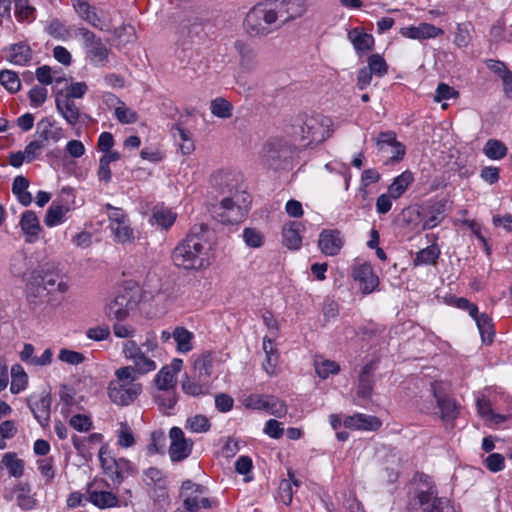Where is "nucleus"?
Segmentation results:
<instances>
[{
	"mask_svg": "<svg viewBox=\"0 0 512 512\" xmlns=\"http://www.w3.org/2000/svg\"><path fill=\"white\" fill-rule=\"evenodd\" d=\"M212 372V355L210 352L202 353L194 361L193 373L197 378L209 381Z\"/></svg>",
	"mask_w": 512,
	"mask_h": 512,
	"instance_id": "obj_36",
	"label": "nucleus"
},
{
	"mask_svg": "<svg viewBox=\"0 0 512 512\" xmlns=\"http://www.w3.org/2000/svg\"><path fill=\"white\" fill-rule=\"evenodd\" d=\"M169 437L171 440L169 447L171 460L179 462L189 457L192 452L193 442L185 437L182 429L179 427L171 428Z\"/></svg>",
	"mask_w": 512,
	"mask_h": 512,
	"instance_id": "obj_13",
	"label": "nucleus"
},
{
	"mask_svg": "<svg viewBox=\"0 0 512 512\" xmlns=\"http://www.w3.org/2000/svg\"><path fill=\"white\" fill-rule=\"evenodd\" d=\"M36 135L45 145L49 141L58 142L62 138V128L56 127L54 120L45 117L37 123Z\"/></svg>",
	"mask_w": 512,
	"mask_h": 512,
	"instance_id": "obj_22",
	"label": "nucleus"
},
{
	"mask_svg": "<svg viewBox=\"0 0 512 512\" xmlns=\"http://www.w3.org/2000/svg\"><path fill=\"white\" fill-rule=\"evenodd\" d=\"M112 328L114 335L118 338L132 340L136 335V328L130 324L122 323V321H116Z\"/></svg>",
	"mask_w": 512,
	"mask_h": 512,
	"instance_id": "obj_64",
	"label": "nucleus"
},
{
	"mask_svg": "<svg viewBox=\"0 0 512 512\" xmlns=\"http://www.w3.org/2000/svg\"><path fill=\"white\" fill-rule=\"evenodd\" d=\"M375 368V363L373 361H370L362 367L358 376V397L367 399L371 396L373 390L372 373L374 372Z\"/></svg>",
	"mask_w": 512,
	"mask_h": 512,
	"instance_id": "obj_24",
	"label": "nucleus"
},
{
	"mask_svg": "<svg viewBox=\"0 0 512 512\" xmlns=\"http://www.w3.org/2000/svg\"><path fill=\"white\" fill-rule=\"evenodd\" d=\"M344 245V239L338 230L325 229L320 233L318 246L327 256L337 255Z\"/></svg>",
	"mask_w": 512,
	"mask_h": 512,
	"instance_id": "obj_16",
	"label": "nucleus"
},
{
	"mask_svg": "<svg viewBox=\"0 0 512 512\" xmlns=\"http://www.w3.org/2000/svg\"><path fill=\"white\" fill-rule=\"evenodd\" d=\"M367 68L377 77H383L388 72L385 59L379 54H372L367 60Z\"/></svg>",
	"mask_w": 512,
	"mask_h": 512,
	"instance_id": "obj_52",
	"label": "nucleus"
},
{
	"mask_svg": "<svg viewBox=\"0 0 512 512\" xmlns=\"http://www.w3.org/2000/svg\"><path fill=\"white\" fill-rule=\"evenodd\" d=\"M204 29V20L198 14L191 11H182L179 15L178 33L183 38L192 39L198 36Z\"/></svg>",
	"mask_w": 512,
	"mask_h": 512,
	"instance_id": "obj_14",
	"label": "nucleus"
},
{
	"mask_svg": "<svg viewBox=\"0 0 512 512\" xmlns=\"http://www.w3.org/2000/svg\"><path fill=\"white\" fill-rule=\"evenodd\" d=\"M77 35L83 39L86 58L95 66H105L109 62L110 49L96 34L85 27L77 29Z\"/></svg>",
	"mask_w": 512,
	"mask_h": 512,
	"instance_id": "obj_7",
	"label": "nucleus"
},
{
	"mask_svg": "<svg viewBox=\"0 0 512 512\" xmlns=\"http://www.w3.org/2000/svg\"><path fill=\"white\" fill-rule=\"evenodd\" d=\"M181 386L184 393L194 397L206 395L210 390L209 381L204 380V378H197L195 375L192 377L186 376Z\"/></svg>",
	"mask_w": 512,
	"mask_h": 512,
	"instance_id": "obj_28",
	"label": "nucleus"
},
{
	"mask_svg": "<svg viewBox=\"0 0 512 512\" xmlns=\"http://www.w3.org/2000/svg\"><path fill=\"white\" fill-rule=\"evenodd\" d=\"M483 152L489 159L499 160L506 156L507 147L500 140L489 139L484 145Z\"/></svg>",
	"mask_w": 512,
	"mask_h": 512,
	"instance_id": "obj_43",
	"label": "nucleus"
},
{
	"mask_svg": "<svg viewBox=\"0 0 512 512\" xmlns=\"http://www.w3.org/2000/svg\"><path fill=\"white\" fill-rule=\"evenodd\" d=\"M227 191L232 195L224 197L220 201L216 210L217 217L224 224H236L241 222L245 216V206L242 204L246 202V195L237 191L233 193L231 188H228Z\"/></svg>",
	"mask_w": 512,
	"mask_h": 512,
	"instance_id": "obj_6",
	"label": "nucleus"
},
{
	"mask_svg": "<svg viewBox=\"0 0 512 512\" xmlns=\"http://www.w3.org/2000/svg\"><path fill=\"white\" fill-rule=\"evenodd\" d=\"M58 358L70 365H79L85 361V356L82 353L67 348H62L59 351Z\"/></svg>",
	"mask_w": 512,
	"mask_h": 512,
	"instance_id": "obj_60",
	"label": "nucleus"
},
{
	"mask_svg": "<svg viewBox=\"0 0 512 512\" xmlns=\"http://www.w3.org/2000/svg\"><path fill=\"white\" fill-rule=\"evenodd\" d=\"M347 37L358 54L371 50L374 45L373 36L359 28L351 29Z\"/></svg>",
	"mask_w": 512,
	"mask_h": 512,
	"instance_id": "obj_25",
	"label": "nucleus"
},
{
	"mask_svg": "<svg viewBox=\"0 0 512 512\" xmlns=\"http://www.w3.org/2000/svg\"><path fill=\"white\" fill-rule=\"evenodd\" d=\"M243 239L246 245L252 248H259L264 242L263 234L255 228H245L243 231Z\"/></svg>",
	"mask_w": 512,
	"mask_h": 512,
	"instance_id": "obj_58",
	"label": "nucleus"
},
{
	"mask_svg": "<svg viewBox=\"0 0 512 512\" xmlns=\"http://www.w3.org/2000/svg\"><path fill=\"white\" fill-rule=\"evenodd\" d=\"M154 382L160 391H168L175 387V376L168 366L162 367L156 374Z\"/></svg>",
	"mask_w": 512,
	"mask_h": 512,
	"instance_id": "obj_47",
	"label": "nucleus"
},
{
	"mask_svg": "<svg viewBox=\"0 0 512 512\" xmlns=\"http://www.w3.org/2000/svg\"><path fill=\"white\" fill-rule=\"evenodd\" d=\"M146 353L147 352L145 351L141 358L137 359V361L133 363V366H131L134 370L135 376L136 373L140 375H145L149 372L156 370L157 368L156 362L152 358L147 356Z\"/></svg>",
	"mask_w": 512,
	"mask_h": 512,
	"instance_id": "obj_53",
	"label": "nucleus"
},
{
	"mask_svg": "<svg viewBox=\"0 0 512 512\" xmlns=\"http://www.w3.org/2000/svg\"><path fill=\"white\" fill-rule=\"evenodd\" d=\"M352 276L360 283V289L364 294L372 293L379 284L378 276L367 263L355 267Z\"/></svg>",
	"mask_w": 512,
	"mask_h": 512,
	"instance_id": "obj_19",
	"label": "nucleus"
},
{
	"mask_svg": "<svg viewBox=\"0 0 512 512\" xmlns=\"http://www.w3.org/2000/svg\"><path fill=\"white\" fill-rule=\"evenodd\" d=\"M12 381L10 385V391L13 394H17L24 390L27 385V374L23 367L19 364H15L11 368Z\"/></svg>",
	"mask_w": 512,
	"mask_h": 512,
	"instance_id": "obj_45",
	"label": "nucleus"
},
{
	"mask_svg": "<svg viewBox=\"0 0 512 512\" xmlns=\"http://www.w3.org/2000/svg\"><path fill=\"white\" fill-rule=\"evenodd\" d=\"M133 303L132 291L123 289L107 301L104 313L109 320L123 321L128 317Z\"/></svg>",
	"mask_w": 512,
	"mask_h": 512,
	"instance_id": "obj_9",
	"label": "nucleus"
},
{
	"mask_svg": "<svg viewBox=\"0 0 512 512\" xmlns=\"http://www.w3.org/2000/svg\"><path fill=\"white\" fill-rule=\"evenodd\" d=\"M2 463L7 468L9 475L19 478L24 473V462L19 459L14 452H8L3 455Z\"/></svg>",
	"mask_w": 512,
	"mask_h": 512,
	"instance_id": "obj_40",
	"label": "nucleus"
},
{
	"mask_svg": "<svg viewBox=\"0 0 512 512\" xmlns=\"http://www.w3.org/2000/svg\"><path fill=\"white\" fill-rule=\"evenodd\" d=\"M344 426L354 430L375 431L381 427V421L375 416L358 413L346 417Z\"/></svg>",
	"mask_w": 512,
	"mask_h": 512,
	"instance_id": "obj_23",
	"label": "nucleus"
},
{
	"mask_svg": "<svg viewBox=\"0 0 512 512\" xmlns=\"http://www.w3.org/2000/svg\"><path fill=\"white\" fill-rule=\"evenodd\" d=\"M484 464L489 471L497 473L505 468V458L500 453H491L485 459Z\"/></svg>",
	"mask_w": 512,
	"mask_h": 512,
	"instance_id": "obj_62",
	"label": "nucleus"
},
{
	"mask_svg": "<svg viewBox=\"0 0 512 512\" xmlns=\"http://www.w3.org/2000/svg\"><path fill=\"white\" fill-rule=\"evenodd\" d=\"M5 52L7 60L15 65L24 66L32 58L30 47L24 43L12 44Z\"/></svg>",
	"mask_w": 512,
	"mask_h": 512,
	"instance_id": "obj_26",
	"label": "nucleus"
},
{
	"mask_svg": "<svg viewBox=\"0 0 512 512\" xmlns=\"http://www.w3.org/2000/svg\"><path fill=\"white\" fill-rule=\"evenodd\" d=\"M145 353L143 348L134 340H127L122 345V354L133 363Z\"/></svg>",
	"mask_w": 512,
	"mask_h": 512,
	"instance_id": "obj_54",
	"label": "nucleus"
},
{
	"mask_svg": "<svg viewBox=\"0 0 512 512\" xmlns=\"http://www.w3.org/2000/svg\"><path fill=\"white\" fill-rule=\"evenodd\" d=\"M70 211V208L68 205L59 203V202H52V204L49 206V208L46 211V215L44 217V223L48 227H54L62 222H64L65 215Z\"/></svg>",
	"mask_w": 512,
	"mask_h": 512,
	"instance_id": "obj_29",
	"label": "nucleus"
},
{
	"mask_svg": "<svg viewBox=\"0 0 512 512\" xmlns=\"http://www.w3.org/2000/svg\"><path fill=\"white\" fill-rule=\"evenodd\" d=\"M263 410L275 417L281 418L287 414L288 407L283 400L273 395H266Z\"/></svg>",
	"mask_w": 512,
	"mask_h": 512,
	"instance_id": "obj_44",
	"label": "nucleus"
},
{
	"mask_svg": "<svg viewBox=\"0 0 512 512\" xmlns=\"http://www.w3.org/2000/svg\"><path fill=\"white\" fill-rule=\"evenodd\" d=\"M431 392L440 410L443 421L454 420L458 416V407L452 398L446 394L445 384L440 381L431 382Z\"/></svg>",
	"mask_w": 512,
	"mask_h": 512,
	"instance_id": "obj_10",
	"label": "nucleus"
},
{
	"mask_svg": "<svg viewBox=\"0 0 512 512\" xmlns=\"http://www.w3.org/2000/svg\"><path fill=\"white\" fill-rule=\"evenodd\" d=\"M143 481L149 489L159 485H167V480L163 472L155 467H150L144 472Z\"/></svg>",
	"mask_w": 512,
	"mask_h": 512,
	"instance_id": "obj_50",
	"label": "nucleus"
},
{
	"mask_svg": "<svg viewBox=\"0 0 512 512\" xmlns=\"http://www.w3.org/2000/svg\"><path fill=\"white\" fill-rule=\"evenodd\" d=\"M177 214L169 208L156 206L152 212V219L163 229H169L175 222Z\"/></svg>",
	"mask_w": 512,
	"mask_h": 512,
	"instance_id": "obj_38",
	"label": "nucleus"
},
{
	"mask_svg": "<svg viewBox=\"0 0 512 512\" xmlns=\"http://www.w3.org/2000/svg\"><path fill=\"white\" fill-rule=\"evenodd\" d=\"M30 492V484L27 482H20L16 484L9 493H6L4 497L8 501L15 499L17 505L23 510H31L35 507L36 500Z\"/></svg>",
	"mask_w": 512,
	"mask_h": 512,
	"instance_id": "obj_20",
	"label": "nucleus"
},
{
	"mask_svg": "<svg viewBox=\"0 0 512 512\" xmlns=\"http://www.w3.org/2000/svg\"><path fill=\"white\" fill-rule=\"evenodd\" d=\"M459 92L446 83H439L434 95V101L440 103L444 100L458 98Z\"/></svg>",
	"mask_w": 512,
	"mask_h": 512,
	"instance_id": "obj_57",
	"label": "nucleus"
},
{
	"mask_svg": "<svg viewBox=\"0 0 512 512\" xmlns=\"http://www.w3.org/2000/svg\"><path fill=\"white\" fill-rule=\"evenodd\" d=\"M105 474L114 484H121L123 480L132 473V464L130 461L119 458L113 460L110 464L102 462Z\"/></svg>",
	"mask_w": 512,
	"mask_h": 512,
	"instance_id": "obj_21",
	"label": "nucleus"
},
{
	"mask_svg": "<svg viewBox=\"0 0 512 512\" xmlns=\"http://www.w3.org/2000/svg\"><path fill=\"white\" fill-rule=\"evenodd\" d=\"M411 505L412 512H454L448 501L437 497L432 487L418 490Z\"/></svg>",
	"mask_w": 512,
	"mask_h": 512,
	"instance_id": "obj_8",
	"label": "nucleus"
},
{
	"mask_svg": "<svg viewBox=\"0 0 512 512\" xmlns=\"http://www.w3.org/2000/svg\"><path fill=\"white\" fill-rule=\"evenodd\" d=\"M186 428L194 433H204L210 429V421L204 415H195L187 419Z\"/></svg>",
	"mask_w": 512,
	"mask_h": 512,
	"instance_id": "obj_56",
	"label": "nucleus"
},
{
	"mask_svg": "<svg viewBox=\"0 0 512 512\" xmlns=\"http://www.w3.org/2000/svg\"><path fill=\"white\" fill-rule=\"evenodd\" d=\"M444 211L445 204L442 202H437L430 206L423 221L422 229L429 230L440 224L444 219Z\"/></svg>",
	"mask_w": 512,
	"mask_h": 512,
	"instance_id": "obj_35",
	"label": "nucleus"
},
{
	"mask_svg": "<svg viewBox=\"0 0 512 512\" xmlns=\"http://www.w3.org/2000/svg\"><path fill=\"white\" fill-rule=\"evenodd\" d=\"M29 181L24 176H17L12 183V192L23 206H29L32 203V195L28 192Z\"/></svg>",
	"mask_w": 512,
	"mask_h": 512,
	"instance_id": "obj_34",
	"label": "nucleus"
},
{
	"mask_svg": "<svg viewBox=\"0 0 512 512\" xmlns=\"http://www.w3.org/2000/svg\"><path fill=\"white\" fill-rule=\"evenodd\" d=\"M41 286L48 294H52L56 291L60 294H64L68 290V285L63 278L59 274L51 272L43 275Z\"/></svg>",
	"mask_w": 512,
	"mask_h": 512,
	"instance_id": "obj_33",
	"label": "nucleus"
},
{
	"mask_svg": "<svg viewBox=\"0 0 512 512\" xmlns=\"http://www.w3.org/2000/svg\"><path fill=\"white\" fill-rule=\"evenodd\" d=\"M115 116L117 120L123 124H132L137 121V113L128 108L124 103H121L115 109Z\"/></svg>",
	"mask_w": 512,
	"mask_h": 512,
	"instance_id": "obj_63",
	"label": "nucleus"
},
{
	"mask_svg": "<svg viewBox=\"0 0 512 512\" xmlns=\"http://www.w3.org/2000/svg\"><path fill=\"white\" fill-rule=\"evenodd\" d=\"M301 226V223L293 221L283 227V243L289 249L296 250L300 248L302 243V238L300 236Z\"/></svg>",
	"mask_w": 512,
	"mask_h": 512,
	"instance_id": "obj_30",
	"label": "nucleus"
},
{
	"mask_svg": "<svg viewBox=\"0 0 512 512\" xmlns=\"http://www.w3.org/2000/svg\"><path fill=\"white\" fill-rule=\"evenodd\" d=\"M440 250L436 245L428 246L420 250L414 259L415 265H428L436 263Z\"/></svg>",
	"mask_w": 512,
	"mask_h": 512,
	"instance_id": "obj_48",
	"label": "nucleus"
},
{
	"mask_svg": "<svg viewBox=\"0 0 512 512\" xmlns=\"http://www.w3.org/2000/svg\"><path fill=\"white\" fill-rule=\"evenodd\" d=\"M413 180L414 177L412 172L409 170L404 171L393 180L391 185L388 187V193L393 199L401 197L412 184Z\"/></svg>",
	"mask_w": 512,
	"mask_h": 512,
	"instance_id": "obj_31",
	"label": "nucleus"
},
{
	"mask_svg": "<svg viewBox=\"0 0 512 512\" xmlns=\"http://www.w3.org/2000/svg\"><path fill=\"white\" fill-rule=\"evenodd\" d=\"M274 14L266 3L255 5L247 13L244 26L247 33L253 37L266 36L274 30Z\"/></svg>",
	"mask_w": 512,
	"mask_h": 512,
	"instance_id": "obj_5",
	"label": "nucleus"
},
{
	"mask_svg": "<svg viewBox=\"0 0 512 512\" xmlns=\"http://www.w3.org/2000/svg\"><path fill=\"white\" fill-rule=\"evenodd\" d=\"M35 8L27 0H15V15L20 20L33 19Z\"/></svg>",
	"mask_w": 512,
	"mask_h": 512,
	"instance_id": "obj_59",
	"label": "nucleus"
},
{
	"mask_svg": "<svg viewBox=\"0 0 512 512\" xmlns=\"http://www.w3.org/2000/svg\"><path fill=\"white\" fill-rule=\"evenodd\" d=\"M475 322L480 332L482 341L484 343H491L494 337L492 318L488 314L482 313L475 320Z\"/></svg>",
	"mask_w": 512,
	"mask_h": 512,
	"instance_id": "obj_41",
	"label": "nucleus"
},
{
	"mask_svg": "<svg viewBox=\"0 0 512 512\" xmlns=\"http://www.w3.org/2000/svg\"><path fill=\"white\" fill-rule=\"evenodd\" d=\"M173 338L177 344V351L188 353L193 349L194 334L184 327H176L173 331Z\"/></svg>",
	"mask_w": 512,
	"mask_h": 512,
	"instance_id": "obj_37",
	"label": "nucleus"
},
{
	"mask_svg": "<svg viewBox=\"0 0 512 512\" xmlns=\"http://www.w3.org/2000/svg\"><path fill=\"white\" fill-rule=\"evenodd\" d=\"M166 437L162 430L153 431L150 435V442L147 445V453L153 455L162 452L165 447Z\"/></svg>",
	"mask_w": 512,
	"mask_h": 512,
	"instance_id": "obj_55",
	"label": "nucleus"
},
{
	"mask_svg": "<svg viewBox=\"0 0 512 512\" xmlns=\"http://www.w3.org/2000/svg\"><path fill=\"white\" fill-rule=\"evenodd\" d=\"M115 377L108 385V396L113 403L120 406H128L141 394L142 385L136 381V376L131 366L117 369Z\"/></svg>",
	"mask_w": 512,
	"mask_h": 512,
	"instance_id": "obj_2",
	"label": "nucleus"
},
{
	"mask_svg": "<svg viewBox=\"0 0 512 512\" xmlns=\"http://www.w3.org/2000/svg\"><path fill=\"white\" fill-rule=\"evenodd\" d=\"M210 111L217 118L228 119L232 116L233 105L227 99L217 97L210 102Z\"/></svg>",
	"mask_w": 512,
	"mask_h": 512,
	"instance_id": "obj_39",
	"label": "nucleus"
},
{
	"mask_svg": "<svg viewBox=\"0 0 512 512\" xmlns=\"http://www.w3.org/2000/svg\"><path fill=\"white\" fill-rule=\"evenodd\" d=\"M48 295L49 294L41 285L28 287L27 300L30 308L34 311L40 309L42 304L46 301Z\"/></svg>",
	"mask_w": 512,
	"mask_h": 512,
	"instance_id": "obj_46",
	"label": "nucleus"
},
{
	"mask_svg": "<svg viewBox=\"0 0 512 512\" xmlns=\"http://www.w3.org/2000/svg\"><path fill=\"white\" fill-rule=\"evenodd\" d=\"M55 105L57 112L72 127L79 123H84L88 115L81 112L73 99L63 96V92L55 95Z\"/></svg>",
	"mask_w": 512,
	"mask_h": 512,
	"instance_id": "obj_11",
	"label": "nucleus"
},
{
	"mask_svg": "<svg viewBox=\"0 0 512 512\" xmlns=\"http://www.w3.org/2000/svg\"><path fill=\"white\" fill-rule=\"evenodd\" d=\"M88 500L100 509L116 507L119 502L117 496L109 491H90Z\"/></svg>",
	"mask_w": 512,
	"mask_h": 512,
	"instance_id": "obj_32",
	"label": "nucleus"
},
{
	"mask_svg": "<svg viewBox=\"0 0 512 512\" xmlns=\"http://www.w3.org/2000/svg\"><path fill=\"white\" fill-rule=\"evenodd\" d=\"M19 225L25 236L26 243L33 244L38 241L42 227L34 211H24L21 214Z\"/></svg>",
	"mask_w": 512,
	"mask_h": 512,
	"instance_id": "obj_18",
	"label": "nucleus"
},
{
	"mask_svg": "<svg viewBox=\"0 0 512 512\" xmlns=\"http://www.w3.org/2000/svg\"><path fill=\"white\" fill-rule=\"evenodd\" d=\"M0 83L10 93H16L21 87L18 74L11 70H2L0 72Z\"/></svg>",
	"mask_w": 512,
	"mask_h": 512,
	"instance_id": "obj_49",
	"label": "nucleus"
},
{
	"mask_svg": "<svg viewBox=\"0 0 512 512\" xmlns=\"http://www.w3.org/2000/svg\"><path fill=\"white\" fill-rule=\"evenodd\" d=\"M294 147L284 140H269L263 147L262 161L273 170L286 169L291 165Z\"/></svg>",
	"mask_w": 512,
	"mask_h": 512,
	"instance_id": "obj_4",
	"label": "nucleus"
},
{
	"mask_svg": "<svg viewBox=\"0 0 512 512\" xmlns=\"http://www.w3.org/2000/svg\"><path fill=\"white\" fill-rule=\"evenodd\" d=\"M73 7L79 17L88 24L101 31L108 30V25L96 9L89 5L86 0H74Z\"/></svg>",
	"mask_w": 512,
	"mask_h": 512,
	"instance_id": "obj_17",
	"label": "nucleus"
},
{
	"mask_svg": "<svg viewBox=\"0 0 512 512\" xmlns=\"http://www.w3.org/2000/svg\"><path fill=\"white\" fill-rule=\"evenodd\" d=\"M51 403V395L46 391L34 393L27 400L29 409L42 427L49 425Z\"/></svg>",
	"mask_w": 512,
	"mask_h": 512,
	"instance_id": "obj_12",
	"label": "nucleus"
},
{
	"mask_svg": "<svg viewBox=\"0 0 512 512\" xmlns=\"http://www.w3.org/2000/svg\"><path fill=\"white\" fill-rule=\"evenodd\" d=\"M267 4L270 7V10L274 14L273 21L276 24V22H280V24H284L288 21H290V16L288 14V9L286 7L285 0H274L271 2H267Z\"/></svg>",
	"mask_w": 512,
	"mask_h": 512,
	"instance_id": "obj_51",
	"label": "nucleus"
},
{
	"mask_svg": "<svg viewBox=\"0 0 512 512\" xmlns=\"http://www.w3.org/2000/svg\"><path fill=\"white\" fill-rule=\"evenodd\" d=\"M332 120L324 115L305 116L294 126V136L303 147L322 143L332 133Z\"/></svg>",
	"mask_w": 512,
	"mask_h": 512,
	"instance_id": "obj_3",
	"label": "nucleus"
},
{
	"mask_svg": "<svg viewBox=\"0 0 512 512\" xmlns=\"http://www.w3.org/2000/svg\"><path fill=\"white\" fill-rule=\"evenodd\" d=\"M234 47L240 55L241 67L246 70H252L255 67V55L252 49L240 40L234 43Z\"/></svg>",
	"mask_w": 512,
	"mask_h": 512,
	"instance_id": "obj_42",
	"label": "nucleus"
},
{
	"mask_svg": "<svg viewBox=\"0 0 512 512\" xmlns=\"http://www.w3.org/2000/svg\"><path fill=\"white\" fill-rule=\"evenodd\" d=\"M69 425L78 432H88L92 428V421L87 415L76 414L70 418Z\"/></svg>",
	"mask_w": 512,
	"mask_h": 512,
	"instance_id": "obj_61",
	"label": "nucleus"
},
{
	"mask_svg": "<svg viewBox=\"0 0 512 512\" xmlns=\"http://www.w3.org/2000/svg\"><path fill=\"white\" fill-rule=\"evenodd\" d=\"M173 264L184 270L199 271L210 265L209 249L200 233L191 232L181 240L171 254Z\"/></svg>",
	"mask_w": 512,
	"mask_h": 512,
	"instance_id": "obj_1",
	"label": "nucleus"
},
{
	"mask_svg": "<svg viewBox=\"0 0 512 512\" xmlns=\"http://www.w3.org/2000/svg\"><path fill=\"white\" fill-rule=\"evenodd\" d=\"M399 33L405 38L421 41L441 36L444 31L431 23L422 22L418 26L402 27Z\"/></svg>",
	"mask_w": 512,
	"mask_h": 512,
	"instance_id": "obj_15",
	"label": "nucleus"
},
{
	"mask_svg": "<svg viewBox=\"0 0 512 512\" xmlns=\"http://www.w3.org/2000/svg\"><path fill=\"white\" fill-rule=\"evenodd\" d=\"M108 227L116 243L122 245L130 244L135 239L134 230L130 225L129 219L122 222L120 221L116 224H112L111 226Z\"/></svg>",
	"mask_w": 512,
	"mask_h": 512,
	"instance_id": "obj_27",
	"label": "nucleus"
}]
</instances>
